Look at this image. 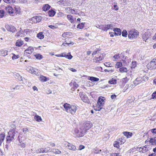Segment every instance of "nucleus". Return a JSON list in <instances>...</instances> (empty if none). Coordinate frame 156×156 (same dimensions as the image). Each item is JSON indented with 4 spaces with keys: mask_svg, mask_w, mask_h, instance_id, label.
Masks as SVG:
<instances>
[{
    "mask_svg": "<svg viewBox=\"0 0 156 156\" xmlns=\"http://www.w3.org/2000/svg\"><path fill=\"white\" fill-rule=\"evenodd\" d=\"M51 6L48 4H44L42 7L43 10L46 11L48 10L50 8Z\"/></svg>",
    "mask_w": 156,
    "mask_h": 156,
    "instance_id": "obj_17",
    "label": "nucleus"
},
{
    "mask_svg": "<svg viewBox=\"0 0 156 156\" xmlns=\"http://www.w3.org/2000/svg\"><path fill=\"white\" fill-rule=\"evenodd\" d=\"M101 151V150H98V149L96 148L94 150V152L96 154H98L100 153Z\"/></svg>",
    "mask_w": 156,
    "mask_h": 156,
    "instance_id": "obj_57",
    "label": "nucleus"
},
{
    "mask_svg": "<svg viewBox=\"0 0 156 156\" xmlns=\"http://www.w3.org/2000/svg\"><path fill=\"white\" fill-rule=\"evenodd\" d=\"M102 30L107 31L108 30V26L107 25H103L102 27Z\"/></svg>",
    "mask_w": 156,
    "mask_h": 156,
    "instance_id": "obj_36",
    "label": "nucleus"
},
{
    "mask_svg": "<svg viewBox=\"0 0 156 156\" xmlns=\"http://www.w3.org/2000/svg\"><path fill=\"white\" fill-rule=\"evenodd\" d=\"M88 79L93 82H96L99 80V78L93 76H90Z\"/></svg>",
    "mask_w": 156,
    "mask_h": 156,
    "instance_id": "obj_22",
    "label": "nucleus"
},
{
    "mask_svg": "<svg viewBox=\"0 0 156 156\" xmlns=\"http://www.w3.org/2000/svg\"><path fill=\"white\" fill-rule=\"evenodd\" d=\"M5 3L8 4L13 3L15 2V0H3Z\"/></svg>",
    "mask_w": 156,
    "mask_h": 156,
    "instance_id": "obj_35",
    "label": "nucleus"
},
{
    "mask_svg": "<svg viewBox=\"0 0 156 156\" xmlns=\"http://www.w3.org/2000/svg\"><path fill=\"white\" fill-rule=\"evenodd\" d=\"M120 71L121 73L126 72L127 71V69L126 67H123L120 68Z\"/></svg>",
    "mask_w": 156,
    "mask_h": 156,
    "instance_id": "obj_34",
    "label": "nucleus"
},
{
    "mask_svg": "<svg viewBox=\"0 0 156 156\" xmlns=\"http://www.w3.org/2000/svg\"><path fill=\"white\" fill-rule=\"evenodd\" d=\"M92 124L89 121H87L84 123L83 126H81L80 130L75 129L73 131V135L75 137H80L83 136L87 130L92 126Z\"/></svg>",
    "mask_w": 156,
    "mask_h": 156,
    "instance_id": "obj_1",
    "label": "nucleus"
},
{
    "mask_svg": "<svg viewBox=\"0 0 156 156\" xmlns=\"http://www.w3.org/2000/svg\"><path fill=\"white\" fill-rule=\"evenodd\" d=\"M152 98L154 99L156 98V91L154 92L152 95Z\"/></svg>",
    "mask_w": 156,
    "mask_h": 156,
    "instance_id": "obj_51",
    "label": "nucleus"
},
{
    "mask_svg": "<svg viewBox=\"0 0 156 156\" xmlns=\"http://www.w3.org/2000/svg\"><path fill=\"white\" fill-rule=\"evenodd\" d=\"M119 7L116 5H114L113 6V9L117 11L119 9Z\"/></svg>",
    "mask_w": 156,
    "mask_h": 156,
    "instance_id": "obj_50",
    "label": "nucleus"
},
{
    "mask_svg": "<svg viewBox=\"0 0 156 156\" xmlns=\"http://www.w3.org/2000/svg\"><path fill=\"white\" fill-rule=\"evenodd\" d=\"M5 137V135L3 133L0 134V146L1 145L2 143L4 140Z\"/></svg>",
    "mask_w": 156,
    "mask_h": 156,
    "instance_id": "obj_15",
    "label": "nucleus"
},
{
    "mask_svg": "<svg viewBox=\"0 0 156 156\" xmlns=\"http://www.w3.org/2000/svg\"><path fill=\"white\" fill-rule=\"evenodd\" d=\"M8 51L6 50H2L0 51V54L1 55L5 56L8 55Z\"/></svg>",
    "mask_w": 156,
    "mask_h": 156,
    "instance_id": "obj_18",
    "label": "nucleus"
},
{
    "mask_svg": "<svg viewBox=\"0 0 156 156\" xmlns=\"http://www.w3.org/2000/svg\"><path fill=\"white\" fill-rule=\"evenodd\" d=\"M19 2L21 3H25L27 2L26 0H19Z\"/></svg>",
    "mask_w": 156,
    "mask_h": 156,
    "instance_id": "obj_63",
    "label": "nucleus"
},
{
    "mask_svg": "<svg viewBox=\"0 0 156 156\" xmlns=\"http://www.w3.org/2000/svg\"><path fill=\"white\" fill-rule=\"evenodd\" d=\"M113 58L115 59H118V58H119V54H116L114 56Z\"/></svg>",
    "mask_w": 156,
    "mask_h": 156,
    "instance_id": "obj_62",
    "label": "nucleus"
},
{
    "mask_svg": "<svg viewBox=\"0 0 156 156\" xmlns=\"http://www.w3.org/2000/svg\"><path fill=\"white\" fill-rule=\"evenodd\" d=\"M136 62H132V68H134L136 66Z\"/></svg>",
    "mask_w": 156,
    "mask_h": 156,
    "instance_id": "obj_61",
    "label": "nucleus"
},
{
    "mask_svg": "<svg viewBox=\"0 0 156 156\" xmlns=\"http://www.w3.org/2000/svg\"><path fill=\"white\" fill-rule=\"evenodd\" d=\"M96 58L97 59H98V60L99 62L102 60L103 59L102 57H101V56H100L99 57H96Z\"/></svg>",
    "mask_w": 156,
    "mask_h": 156,
    "instance_id": "obj_60",
    "label": "nucleus"
},
{
    "mask_svg": "<svg viewBox=\"0 0 156 156\" xmlns=\"http://www.w3.org/2000/svg\"><path fill=\"white\" fill-rule=\"evenodd\" d=\"M105 99L103 97H99L98 98L97 104L94 107V110L96 111H100L103 108Z\"/></svg>",
    "mask_w": 156,
    "mask_h": 156,
    "instance_id": "obj_2",
    "label": "nucleus"
},
{
    "mask_svg": "<svg viewBox=\"0 0 156 156\" xmlns=\"http://www.w3.org/2000/svg\"><path fill=\"white\" fill-rule=\"evenodd\" d=\"M13 56L12 57V58L13 60L16 59L19 57L18 55H16L14 54H12Z\"/></svg>",
    "mask_w": 156,
    "mask_h": 156,
    "instance_id": "obj_45",
    "label": "nucleus"
},
{
    "mask_svg": "<svg viewBox=\"0 0 156 156\" xmlns=\"http://www.w3.org/2000/svg\"><path fill=\"white\" fill-rule=\"evenodd\" d=\"M148 69H156V59H153L152 61L148 63L147 66Z\"/></svg>",
    "mask_w": 156,
    "mask_h": 156,
    "instance_id": "obj_5",
    "label": "nucleus"
},
{
    "mask_svg": "<svg viewBox=\"0 0 156 156\" xmlns=\"http://www.w3.org/2000/svg\"><path fill=\"white\" fill-rule=\"evenodd\" d=\"M36 16H34L31 18L30 19V21H32V22H34V23H37V21H36Z\"/></svg>",
    "mask_w": 156,
    "mask_h": 156,
    "instance_id": "obj_46",
    "label": "nucleus"
},
{
    "mask_svg": "<svg viewBox=\"0 0 156 156\" xmlns=\"http://www.w3.org/2000/svg\"><path fill=\"white\" fill-rule=\"evenodd\" d=\"M8 134H10L12 136V137L14 139L15 137H17L18 134V133L16 130L14 129H12L8 133Z\"/></svg>",
    "mask_w": 156,
    "mask_h": 156,
    "instance_id": "obj_7",
    "label": "nucleus"
},
{
    "mask_svg": "<svg viewBox=\"0 0 156 156\" xmlns=\"http://www.w3.org/2000/svg\"><path fill=\"white\" fill-rule=\"evenodd\" d=\"M119 143L117 141H115V142L114 143L113 145L114 146L117 148H119Z\"/></svg>",
    "mask_w": 156,
    "mask_h": 156,
    "instance_id": "obj_37",
    "label": "nucleus"
},
{
    "mask_svg": "<svg viewBox=\"0 0 156 156\" xmlns=\"http://www.w3.org/2000/svg\"><path fill=\"white\" fill-rule=\"evenodd\" d=\"M148 149L147 148V147L145 145L144 147H140L139 148V150L140 152H142L143 153H145L146 152Z\"/></svg>",
    "mask_w": 156,
    "mask_h": 156,
    "instance_id": "obj_14",
    "label": "nucleus"
},
{
    "mask_svg": "<svg viewBox=\"0 0 156 156\" xmlns=\"http://www.w3.org/2000/svg\"><path fill=\"white\" fill-rule=\"evenodd\" d=\"M16 76L17 77L18 80L20 81H23L25 80V78H22V76H21L19 73H16Z\"/></svg>",
    "mask_w": 156,
    "mask_h": 156,
    "instance_id": "obj_26",
    "label": "nucleus"
},
{
    "mask_svg": "<svg viewBox=\"0 0 156 156\" xmlns=\"http://www.w3.org/2000/svg\"><path fill=\"white\" fill-rule=\"evenodd\" d=\"M151 35V33L150 32H145L142 36L143 39L144 41L147 40Z\"/></svg>",
    "mask_w": 156,
    "mask_h": 156,
    "instance_id": "obj_9",
    "label": "nucleus"
},
{
    "mask_svg": "<svg viewBox=\"0 0 156 156\" xmlns=\"http://www.w3.org/2000/svg\"><path fill=\"white\" fill-rule=\"evenodd\" d=\"M65 54L63 53H62L60 54H58V55H56L55 56L57 57H65Z\"/></svg>",
    "mask_w": 156,
    "mask_h": 156,
    "instance_id": "obj_55",
    "label": "nucleus"
},
{
    "mask_svg": "<svg viewBox=\"0 0 156 156\" xmlns=\"http://www.w3.org/2000/svg\"><path fill=\"white\" fill-rule=\"evenodd\" d=\"M48 27H49L50 28H51V29H54L56 28V27H55V26H53V25H49L48 26Z\"/></svg>",
    "mask_w": 156,
    "mask_h": 156,
    "instance_id": "obj_64",
    "label": "nucleus"
},
{
    "mask_svg": "<svg viewBox=\"0 0 156 156\" xmlns=\"http://www.w3.org/2000/svg\"><path fill=\"white\" fill-rule=\"evenodd\" d=\"M138 36V32L135 30H131L129 32L128 37L129 39L135 38Z\"/></svg>",
    "mask_w": 156,
    "mask_h": 156,
    "instance_id": "obj_4",
    "label": "nucleus"
},
{
    "mask_svg": "<svg viewBox=\"0 0 156 156\" xmlns=\"http://www.w3.org/2000/svg\"><path fill=\"white\" fill-rule=\"evenodd\" d=\"M65 57L69 59H71L73 57V56L70 54L69 55H66L65 54Z\"/></svg>",
    "mask_w": 156,
    "mask_h": 156,
    "instance_id": "obj_47",
    "label": "nucleus"
},
{
    "mask_svg": "<svg viewBox=\"0 0 156 156\" xmlns=\"http://www.w3.org/2000/svg\"><path fill=\"white\" fill-rule=\"evenodd\" d=\"M34 68L31 66H29L27 68V70L29 71L30 73H32L33 72V70L34 69Z\"/></svg>",
    "mask_w": 156,
    "mask_h": 156,
    "instance_id": "obj_32",
    "label": "nucleus"
},
{
    "mask_svg": "<svg viewBox=\"0 0 156 156\" xmlns=\"http://www.w3.org/2000/svg\"><path fill=\"white\" fill-rule=\"evenodd\" d=\"M23 44V41L21 40H18L16 43V45L18 47L21 46Z\"/></svg>",
    "mask_w": 156,
    "mask_h": 156,
    "instance_id": "obj_24",
    "label": "nucleus"
},
{
    "mask_svg": "<svg viewBox=\"0 0 156 156\" xmlns=\"http://www.w3.org/2000/svg\"><path fill=\"white\" fill-rule=\"evenodd\" d=\"M123 133L125 136H126L127 138L130 137L133 135L132 133L128 132H124Z\"/></svg>",
    "mask_w": 156,
    "mask_h": 156,
    "instance_id": "obj_19",
    "label": "nucleus"
},
{
    "mask_svg": "<svg viewBox=\"0 0 156 156\" xmlns=\"http://www.w3.org/2000/svg\"><path fill=\"white\" fill-rule=\"evenodd\" d=\"M48 13L49 16L51 17L55 15V12L53 10H50L48 11Z\"/></svg>",
    "mask_w": 156,
    "mask_h": 156,
    "instance_id": "obj_21",
    "label": "nucleus"
},
{
    "mask_svg": "<svg viewBox=\"0 0 156 156\" xmlns=\"http://www.w3.org/2000/svg\"><path fill=\"white\" fill-rule=\"evenodd\" d=\"M149 142L151 143V145H155L156 144V137L150 138Z\"/></svg>",
    "mask_w": 156,
    "mask_h": 156,
    "instance_id": "obj_16",
    "label": "nucleus"
},
{
    "mask_svg": "<svg viewBox=\"0 0 156 156\" xmlns=\"http://www.w3.org/2000/svg\"><path fill=\"white\" fill-rule=\"evenodd\" d=\"M5 28L8 31L13 33L15 32L16 30V28L11 25L7 24L5 25Z\"/></svg>",
    "mask_w": 156,
    "mask_h": 156,
    "instance_id": "obj_6",
    "label": "nucleus"
},
{
    "mask_svg": "<svg viewBox=\"0 0 156 156\" xmlns=\"http://www.w3.org/2000/svg\"><path fill=\"white\" fill-rule=\"evenodd\" d=\"M49 148V147L45 148H44V151H45L44 153H47V152L48 151H49V150H50Z\"/></svg>",
    "mask_w": 156,
    "mask_h": 156,
    "instance_id": "obj_59",
    "label": "nucleus"
},
{
    "mask_svg": "<svg viewBox=\"0 0 156 156\" xmlns=\"http://www.w3.org/2000/svg\"><path fill=\"white\" fill-rule=\"evenodd\" d=\"M34 119L36 121L38 122H40L42 120V119L41 117L38 115H35L34 116Z\"/></svg>",
    "mask_w": 156,
    "mask_h": 156,
    "instance_id": "obj_30",
    "label": "nucleus"
},
{
    "mask_svg": "<svg viewBox=\"0 0 156 156\" xmlns=\"http://www.w3.org/2000/svg\"><path fill=\"white\" fill-rule=\"evenodd\" d=\"M44 152L45 151H44V148H40L36 151V152L37 154L40 153H44Z\"/></svg>",
    "mask_w": 156,
    "mask_h": 156,
    "instance_id": "obj_33",
    "label": "nucleus"
},
{
    "mask_svg": "<svg viewBox=\"0 0 156 156\" xmlns=\"http://www.w3.org/2000/svg\"><path fill=\"white\" fill-rule=\"evenodd\" d=\"M114 31V34L116 36L120 35L121 34V30L118 28H116L114 29L113 30Z\"/></svg>",
    "mask_w": 156,
    "mask_h": 156,
    "instance_id": "obj_12",
    "label": "nucleus"
},
{
    "mask_svg": "<svg viewBox=\"0 0 156 156\" xmlns=\"http://www.w3.org/2000/svg\"><path fill=\"white\" fill-rule=\"evenodd\" d=\"M36 21H37V23L41 21V16H36Z\"/></svg>",
    "mask_w": 156,
    "mask_h": 156,
    "instance_id": "obj_43",
    "label": "nucleus"
},
{
    "mask_svg": "<svg viewBox=\"0 0 156 156\" xmlns=\"http://www.w3.org/2000/svg\"><path fill=\"white\" fill-rule=\"evenodd\" d=\"M20 143L19 144V145H20L21 147L23 148H24L25 147V144L23 142L22 143Z\"/></svg>",
    "mask_w": 156,
    "mask_h": 156,
    "instance_id": "obj_48",
    "label": "nucleus"
},
{
    "mask_svg": "<svg viewBox=\"0 0 156 156\" xmlns=\"http://www.w3.org/2000/svg\"><path fill=\"white\" fill-rule=\"evenodd\" d=\"M4 11L3 10H0V18H2L4 16Z\"/></svg>",
    "mask_w": 156,
    "mask_h": 156,
    "instance_id": "obj_42",
    "label": "nucleus"
},
{
    "mask_svg": "<svg viewBox=\"0 0 156 156\" xmlns=\"http://www.w3.org/2000/svg\"><path fill=\"white\" fill-rule=\"evenodd\" d=\"M85 24V23H80L77 25V27L80 29H82L84 27V25Z\"/></svg>",
    "mask_w": 156,
    "mask_h": 156,
    "instance_id": "obj_28",
    "label": "nucleus"
},
{
    "mask_svg": "<svg viewBox=\"0 0 156 156\" xmlns=\"http://www.w3.org/2000/svg\"><path fill=\"white\" fill-rule=\"evenodd\" d=\"M43 34V33L42 32L39 33L37 34V37L40 39H43L44 37V35Z\"/></svg>",
    "mask_w": 156,
    "mask_h": 156,
    "instance_id": "obj_23",
    "label": "nucleus"
},
{
    "mask_svg": "<svg viewBox=\"0 0 156 156\" xmlns=\"http://www.w3.org/2000/svg\"><path fill=\"white\" fill-rule=\"evenodd\" d=\"M52 150V152L55 154H60L62 153V152L58 149H53Z\"/></svg>",
    "mask_w": 156,
    "mask_h": 156,
    "instance_id": "obj_27",
    "label": "nucleus"
},
{
    "mask_svg": "<svg viewBox=\"0 0 156 156\" xmlns=\"http://www.w3.org/2000/svg\"><path fill=\"white\" fill-rule=\"evenodd\" d=\"M67 41H65V42L63 43L62 45L65 46L66 45L70 46L71 44L73 45L74 44L73 42H72L70 41H69V42H67Z\"/></svg>",
    "mask_w": 156,
    "mask_h": 156,
    "instance_id": "obj_25",
    "label": "nucleus"
},
{
    "mask_svg": "<svg viewBox=\"0 0 156 156\" xmlns=\"http://www.w3.org/2000/svg\"><path fill=\"white\" fill-rule=\"evenodd\" d=\"M67 19L70 20L71 23H73L74 20L73 19V16H72L71 15H67Z\"/></svg>",
    "mask_w": 156,
    "mask_h": 156,
    "instance_id": "obj_31",
    "label": "nucleus"
},
{
    "mask_svg": "<svg viewBox=\"0 0 156 156\" xmlns=\"http://www.w3.org/2000/svg\"><path fill=\"white\" fill-rule=\"evenodd\" d=\"M23 86L21 85H18L16 86V90H19L20 89H21L23 88Z\"/></svg>",
    "mask_w": 156,
    "mask_h": 156,
    "instance_id": "obj_56",
    "label": "nucleus"
},
{
    "mask_svg": "<svg viewBox=\"0 0 156 156\" xmlns=\"http://www.w3.org/2000/svg\"><path fill=\"white\" fill-rule=\"evenodd\" d=\"M80 96L82 100L84 102H87L88 101V97L85 94H83V92H80Z\"/></svg>",
    "mask_w": 156,
    "mask_h": 156,
    "instance_id": "obj_8",
    "label": "nucleus"
},
{
    "mask_svg": "<svg viewBox=\"0 0 156 156\" xmlns=\"http://www.w3.org/2000/svg\"><path fill=\"white\" fill-rule=\"evenodd\" d=\"M108 83L111 84H115L116 83V80H111L108 81Z\"/></svg>",
    "mask_w": 156,
    "mask_h": 156,
    "instance_id": "obj_40",
    "label": "nucleus"
},
{
    "mask_svg": "<svg viewBox=\"0 0 156 156\" xmlns=\"http://www.w3.org/2000/svg\"><path fill=\"white\" fill-rule=\"evenodd\" d=\"M84 148L85 147L84 146L80 145L79 147L78 150H81L82 149H84Z\"/></svg>",
    "mask_w": 156,
    "mask_h": 156,
    "instance_id": "obj_58",
    "label": "nucleus"
},
{
    "mask_svg": "<svg viewBox=\"0 0 156 156\" xmlns=\"http://www.w3.org/2000/svg\"><path fill=\"white\" fill-rule=\"evenodd\" d=\"M32 74H35L36 75H39V73L38 72V70L36 69H34L33 70V72Z\"/></svg>",
    "mask_w": 156,
    "mask_h": 156,
    "instance_id": "obj_44",
    "label": "nucleus"
},
{
    "mask_svg": "<svg viewBox=\"0 0 156 156\" xmlns=\"http://www.w3.org/2000/svg\"><path fill=\"white\" fill-rule=\"evenodd\" d=\"M108 29L112 30L113 28V25L112 24H108Z\"/></svg>",
    "mask_w": 156,
    "mask_h": 156,
    "instance_id": "obj_54",
    "label": "nucleus"
},
{
    "mask_svg": "<svg viewBox=\"0 0 156 156\" xmlns=\"http://www.w3.org/2000/svg\"><path fill=\"white\" fill-rule=\"evenodd\" d=\"M6 10L7 12L10 14H12L14 12V9L11 6H8L6 8Z\"/></svg>",
    "mask_w": 156,
    "mask_h": 156,
    "instance_id": "obj_13",
    "label": "nucleus"
},
{
    "mask_svg": "<svg viewBox=\"0 0 156 156\" xmlns=\"http://www.w3.org/2000/svg\"><path fill=\"white\" fill-rule=\"evenodd\" d=\"M25 139V138L24 136H23V135L20 134L18 136V140L19 142V143L22 142L23 140H24Z\"/></svg>",
    "mask_w": 156,
    "mask_h": 156,
    "instance_id": "obj_20",
    "label": "nucleus"
},
{
    "mask_svg": "<svg viewBox=\"0 0 156 156\" xmlns=\"http://www.w3.org/2000/svg\"><path fill=\"white\" fill-rule=\"evenodd\" d=\"M34 56L37 59L39 60H41V59L43 58L42 55L39 54L35 55H34Z\"/></svg>",
    "mask_w": 156,
    "mask_h": 156,
    "instance_id": "obj_29",
    "label": "nucleus"
},
{
    "mask_svg": "<svg viewBox=\"0 0 156 156\" xmlns=\"http://www.w3.org/2000/svg\"><path fill=\"white\" fill-rule=\"evenodd\" d=\"M122 66V64L120 62H117L115 65V67L119 68Z\"/></svg>",
    "mask_w": 156,
    "mask_h": 156,
    "instance_id": "obj_41",
    "label": "nucleus"
},
{
    "mask_svg": "<svg viewBox=\"0 0 156 156\" xmlns=\"http://www.w3.org/2000/svg\"><path fill=\"white\" fill-rule=\"evenodd\" d=\"M65 109V110L68 112L72 114H75L77 109L76 106L72 105L67 103H65L63 105Z\"/></svg>",
    "mask_w": 156,
    "mask_h": 156,
    "instance_id": "obj_3",
    "label": "nucleus"
},
{
    "mask_svg": "<svg viewBox=\"0 0 156 156\" xmlns=\"http://www.w3.org/2000/svg\"><path fill=\"white\" fill-rule=\"evenodd\" d=\"M26 50H28L30 51H34V48L33 47L30 46Z\"/></svg>",
    "mask_w": 156,
    "mask_h": 156,
    "instance_id": "obj_52",
    "label": "nucleus"
},
{
    "mask_svg": "<svg viewBox=\"0 0 156 156\" xmlns=\"http://www.w3.org/2000/svg\"><path fill=\"white\" fill-rule=\"evenodd\" d=\"M65 144L67 145L69 150L75 151L76 149V147L74 145L70 143L67 142V144Z\"/></svg>",
    "mask_w": 156,
    "mask_h": 156,
    "instance_id": "obj_10",
    "label": "nucleus"
},
{
    "mask_svg": "<svg viewBox=\"0 0 156 156\" xmlns=\"http://www.w3.org/2000/svg\"><path fill=\"white\" fill-rule=\"evenodd\" d=\"M6 143L9 144L14 140V139L10 134L6 137Z\"/></svg>",
    "mask_w": 156,
    "mask_h": 156,
    "instance_id": "obj_11",
    "label": "nucleus"
},
{
    "mask_svg": "<svg viewBox=\"0 0 156 156\" xmlns=\"http://www.w3.org/2000/svg\"><path fill=\"white\" fill-rule=\"evenodd\" d=\"M27 50H25L24 52V55L28 57L30 54H28L27 52Z\"/></svg>",
    "mask_w": 156,
    "mask_h": 156,
    "instance_id": "obj_53",
    "label": "nucleus"
},
{
    "mask_svg": "<svg viewBox=\"0 0 156 156\" xmlns=\"http://www.w3.org/2000/svg\"><path fill=\"white\" fill-rule=\"evenodd\" d=\"M122 34L123 37H126L127 34V33L126 30H124L122 31Z\"/></svg>",
    "mask_w": 156,
    "mask_h": 156,
    "instance_id": "obj_39",
    "label": "nucleus"
},
{
    "mask_svg": "<svg viewBox=\"0 0 156 156\" xmlns=\"http://www.w3.org/2000/svg\"><path fill=\"white\" fill-rule=\"evenodd\" d=\"M40 80L42 82H45L47 81V78L46 77L42 76L41 77Z\"/></svg>",
    "mask_w": 156,
    "mask_h": 156,
    "instance_id": "obj_38",
    "label": "nucleus"
},
{
    "mask_svg": "<svg viewBox=\"0 0 156 156\" xmlns=\"http://www.w3.org/2000/svg\"><path fill=\"white\" fill-rule=\"evenodd\" d=\"M73 86L74 87V88H75V89L77 88V87H78V85L75 82H74L73 83Z\"/></svg>",
    "mask_w": 156,
    "mask_h": 156,
    "instance_id": "obj_49",
    "label": "nucleus"
}]
</instances>
